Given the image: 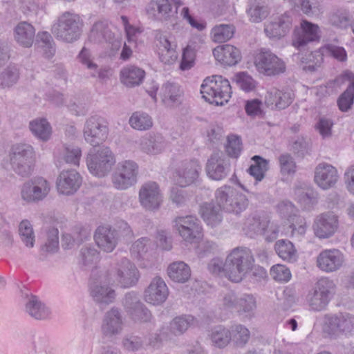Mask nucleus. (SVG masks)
I'll return each mask as SVG.
<instances>
[{"mask_svg":"<svg viewBox=\"0 0 354 354\" xmlns=\"http://www.w3.org/2000/svg\"><path fill=\"white\" fill-rule=\"evenodd\" d=\"M253 263L254 258L249 248H234L225 259V277L232 282H240L252 269Z\"/></svg>","mask_w":354,"mask_h":354,"instance_id":"obj_2","label":"nucleus"},{"mask_svg":"<svg viewBox=\"0 0 354 354\" xmlns=\"http://www.w3.org/2000/svg\"><path fill=\"white\" fill-rule=\"evenodd\" d=\"M182 93L178 84L168 81L162 85L159 94L163 103L170 106L180 102Z\"/></svg>","mask_w":354,"mask_h":354,"instance_id":"obj_38","label":"nucleus"},{"mask_svg":"<svg viewBox=\"0 0 354 354\" xmlns=\"http://www.w3.org/2000/svg\"><path fill=\"white\" fill-rule=\"evenodd\" d=\"M118 238L116 230L108 225L99 226L94 234L96 244L106 252H111L115 249Z\"/></svg>","mask_w":354,"mask_h":354,"instance_id":"obj_27","label":"nucleus"},{"mask_svg":"<svg viewBox=\"0 0 354 354\" xmlns=\"http://www.w3.org/2000/svg\"><path fill=\"white\" fill-rule=\"evenodd\" d=\"M290 150L297 158H304L311 151L310 140L307 137H297L292 142Z\"/></svg>","mask_w":354,"mask_h":354,"instance_id":"obj_53","label":"nucleus"},{"mask_svg":"<svg viewBox=\"0 0 354 354\" xmlns=\"http://www.w3.org/2000/svg\"><path fill=\"white\" fill-rule=\"evenodd\" d=\"M82 156L81 149L78 147L64 145L56 153L57 166L62 167L63 163L79 165Z\"/></svg>","mask_w":354,"mask_h":354,"instance_id":"obj_35","label":"nucleus"},{"mask_svg":"<svg viewBox=\"0 0 354 354\" xmlns=\"http://www.w3.org/2000/svg\"><path fill=\"white\" fill-rule=\"evenodd\" d=\"M140 278L136 266L127 258H122L108 272V283L118 282L122 288L135 286Z\"/></svg>","mask_w":354,"mask_h":354,"instance_id":"obj_9","label":"nucleus"},{"mask_svg":"<svg viewBox=\"0 0 354 354\" xmlns=\"http://www.w3.org/2000/svg\"><path fill=\"white\" fill-rule=\"evenodd\" d=\"M205 170L209 178L214 180H221L229 174L230 164L222 152H216L207 160Z\"/></svg>","mask_w":354,"mask_h":354,"instance_id":"obj_20","label":"nucleus"},{"mask_svg":"<svg viewBox=\"0 0 354 354\" xmlns=\"http://www.w3.org/2000/svg\"><path fill=\"white\" fill-rule=\"evenodd\" d=\"M199 212L207 225L212 227L219 225L223 220L222 210L213 202L202 204Z\"/></svg>","mask_w":354,"mask_h":354,"instance_id":"obj_36","label":"nucleus"},{"mask_svg":"<svg viewBox=\"0 0 354 354\" xmlns=\"http://www.w3.org/2000/svg\"><path fill=\"white\" fill-rule=\"evenodd\" d=\"M201 93L205 101L216 106H223L231 97V86L221 75L206 77L201 85Z\"/></svg>","mask_w":354,"mask_h":354,"instance_id":"obj_6","label":"nucleus"},{"mask_svg":"<svg viewBox=\"0 0 354 354\" xmlns=\"http://www.w3.org/2000/svg\"><path fill=\"white\" fill-rule=\"evenodd\" d=\"M247 13L252 22L258 23L266 18L268 15V10L262 3L254 1L250 4Z\"/></svg>","mask_w":354,"mask_h":354,"instance_id":"obj_56","label":"nucleus"},{"mask_svg":"<svg viewBox=\"0 0 354 354\" xmlns=\"http://www.w3.org/2000/svg\"><path fill=\"white\" fill-rule=\"evenodd\" d=\"M115 163V158L107 147L92 149L86 157V165L89 171L99 178L106 176Z\"/></svg>","mask_w":354,"mask_h":354,"instance_id":"obj_8","label":"nucleus"},{"mask_svg":"<svg viewBox=\"0 0 354 354\" xmlns=\"http://www.w3.org/2000/svg\"><path fill=\"white\" fill-rule=\"evenodd\" d=\"M100 329L102 336L106 338H113L122 333L123 319L118 308H112L105 313Z\"/></svg>","mask_w":354,"mask_h":354,"instance_id":"obj_22","label":"nucleus"},{"mask_svg":"<svg viewBox=\"0 0 354 354\" xmlns=\"http://www.w3.org/2000/svg\"><path fill=\"white\" fill-rule=\"evenodd\" d=\"M213 54L216 60L225 66H234L241 59L240 50L229 44L216 47L214 49Z\"/></svg>","mask_w":354,"mask_h":354,"instance_id":"obj_30","label":"nucleus"},{"mask_svg":"<svg viewBox=\"0 0 354 354\" xmlns=\"http://www.w3.org/2000/svg\"><path fill=\"white\" fill-rule=\"evenodd\" d=\"M269 225V221L266 218L252 216L247 218L244 224V230L250 237L264 235Z\"/></svg>","mask_w":354,"mask_h":354,"instance_id":"obj_40","label":"nucleus"},{"mask_svg":"<svg viewBox=\"0 0 354 354\" xmlns=\"http://www.w3.org/2000/svg\"><path fill=\"white\" fill-rule=\"evenodd\" d=\"M139 167L133 160L119 162L111 176L113 186L120 190L127 189L137 182Z\"/></svg>","mask_w":354,"mask_h":354,"instance_id":"obj_11","label":"nucleus"},{"mask_svg":"<svg viewBox=\"0 0 354 354\" xmlns=\"http://www.w3.org/2000/svg\"><path fill=\"white\" fill-rule=\"evenodd\" d=\"M338 217L333 212H328L318 215L314 221L313 229L315 236L319 239L331 237L337 230Z\"/></svg>","mask_w":354,"mask_h":354,"instance_id":"obj_18","label":"nucleus"},{"mask_svg":"<svg viewBox=\"0 0 354 354\" xmlns=\"http://www.w3.org/2000/svg\"><path fill=\"white\" fill-rule=\"evenodd\" d=\"M281 171L283 174H294L296 171V163L292 156L289 153H284L279 156Z\"/></svg>","mask_w":354,"mask_h":354,"instance_id":"obj_63","label":"nucleus"},{"mask_svg":"<svg viewBox=\"0 0 354 354\" xmlns=\"http://www.w3.org/2000/svg\"><path fill=\"white\" fill-rule=\"evenodd\" d=\"M257 308L256 300L252 295L244 294L239 297L237 311L252 313Z\"/></svg>","mask_w":354,"mask_h":354,"instance_id":"obj_62","label":"nucleus"},{"mask_svg":"<svg viewBox=\"0 0 354 354\" xmlns=\"http://www.w3.org/2000/svg\"><path fill=\"white\" fill-rule=\"evenodd\" d=\"M12 169L21 177H28L33 171L36 154L29 144L17 143L12 146L9 153Z\"/></svg>","mask_w":354,"mask_h":354,"instance_id":"obj_5","label":"nucleus"},{"mask_svg":"<svg viewBox=\"0 0 354 354\" xmlns=\"http://www.w3.org/2000/svg\"><path fill=\"white\" fill-rule=\"evenodd\" d=\"M91 295L100 308L113 302L115 297V290L106 285L91 283Z\"/></svg>","mask_w":354,"mask_h":354,"instance_id":"obj_32","label":"nucleus"},{"mask_svg":"<svg viewBox=\"0 0 354 354\" xmlns=\"http://www.w3.org/2000/svg\"><path fill=\"white\" fill-rule=\"evenodd\" d=\"M173 227L185 242L189 243L198 242L203 236L201 221L193 215L176 217L173 221Z\"/></svg>","mask_w":354,"mask_h":354,"instance_id":"obj_10","label":"nucleus"},{"mask_svg":"<svg viewBox=\"0 0 354 354\" xmlns=\"http://www.w3.org/2000/svg\"><path fill=\"white\" fill-rule=\"evenodd\" d=\"M276 209L279 216L288 222L294 221L295 218L301 216L298 214V209L288 200H283L279 202Z\"/></svg>","mask_w":354,"mask_h":354,"instance_id":"obj_49","label":"nucleus"},{"mask_svg":"<svg viewBox=\"0 0 354 354\" xmlns=\"http://www.w3.org/2000/svg\"><path fill=\"white\" fill-rule=\"evenodd\" d=\"M354 102V82L349 84L346 89L337 99V106L341 111L346 112L351 109Z\"/></svg>","mask_w":354,"mask_h":354,"instance_id":"obj_55","label":"nucleus"},{"mask_svg":"<svg viewBox=\"0 0 354 354\" xmlns=\"http://www.w3.org/2000/svg\"><path fill=\"white\" fill-rule=\"evenodd\" d=\"M201 167L195 160L183 161L176 169L174 179L182 187L189 186L196 182Z\"/></svg>","mask_w":354,"mask_h":354,"instance_id":"obj_19","label":"nucleus"},{"mask_svg":"<svg viewBox=\"0 0 354 354\" xmlns=\"http://www.w3.org/2000/svg\"><path fill=\"white\" fill-rule=\"evenodd\" d=\"M109 129L104 119L97 115L89 117L83 130L85 140L93 147L102 143L107 138Z\"/></svg>","mask_w":354,"mask_h":354,"instance_id":"obj_13","label":"nucleus"},{"mask_svg":"<svg viewBox=\"0 0 354 354\" xmlns=\"http://www.w3.org/2000/svg\"><path fill=\"white\" fill-rule=\"evenodd\" d=\"M339 179L337 169L333 165L322 162L315 169L314 180L315 183L322 189L333 187Z\"/></svg>","mask_w":354,"mask_h":354,"instance_id":"obj_24","label":"nucleus"},{"mask_svg":"<svg viewBox=\"0 0 354 354\" xmlns=\"http://www.w3.org/2000/svg\"><path fill=\"white\" fill-rule=\"evenodd\" d=\"M29 129L32 133L41 141H47L52 134L50 123L45 118H37L30 122Z\"/></svg>","mask_w":354,"mask_h":354,"instance_id":"obj_42","label":"nucleus"},{"mask_svg":"<svg viewBox=\"0 0 354 354\" xmlns=\"http://www.w3.org/2000/svg\"><path fill=\"white\" fill-rule=\"evenodd\" d=\"M167 274L174 282L185 283L191 276V270L183 261H175L167 268Z\"/></svg>","mask_w":354,"mask_h":354,"instance_id":"obj_39","label":"nucleus"},{"mask_svg":"<svg viewBox=\"0 0 354 354\" xmlns=\"http://www.w3.org/2000/svg\"><path fill=\"white\" fill-rule=\"evenodd\" d=\"M35 37V28L26 21L19 22L14 29V38L16 42L22 47L32 46Z\"/></svg>","mask_w":354,"mask_h":354,"instance_id":"obj_31","label":"nucleus"},{"mask_svg":"<svg viewBox=\"0 0 354 354\" xmlns=\"http://www.w3.org/2000/svg\"><path fill=\"white\" fill-rule=\"evenodd\" d=\"M255 65L258 71L266 75L281 74L286 71V64L270 50L262 49L257 55Z\"/></svg>","mask_w":354,"mask_h":354,"instance_id":"obj_14","label":"nucleus"},{"mask_svg":"<svg viewBox=\"0 0 354 354\" xmlns=\"http://www.w3.org/2000/svg\"><path fill=\"white\" fill-rule=\"evenodd\" d=\"M235 27L230 24H221L216 25L211 30V36L214 41L218 43L225 42L234 36Z\"/></svg>","mask_w":354,"mask_h":354,"instance_id":"obj_45","label":"nucleus"},{"mask_svg":"<svg viewBox=\"0 0 354 354\" xmlns=\"http://www.w3.org/2000/svg\"><path fill=\"white\" fill-rule=\"evenodd\" d=\"M336 289V284L333 279L328 277L320 278L306 296L305 301L308 308L315 312L326 310L335 296Z\"/></svg>","mask_w":354,"mask_h":354,"instance_id":"obj_3","label":"nucleus"},{"mask_svg":"<svg viewBox=\"0 0 354 354\" xmlns=\"http://www.w3.org/2000/svg\"><path fill=\"white\" fill-rule=\"evenodd\" d=\"M129 122L133 129L138 131H146L153 126L151 117L142 111L134 112L130 117Z\"/></svg>","mask_w":354,"mask_h":354,"instance_id":"obj_47","label":"nucleus"},{"mask_svg":"<svg viewBox=\"0 0 354 354\" xmlns=\"http://www.w3.org/2000/svg\"><path fill=\"white\" fill-rule=\"evenodd\" d=\"M230 331L232 333V340L239 346H243L250 337L249 330L241 324L232 326Z\"/></svg>","mask_w":354,"mask_h":354,"instance_id":"obj_57","label":"nucleus"},{"mask_svg":"<svg viewBox=\"0 0 354 354\" xmlns=\"http://www.w3.org/2000/svg\"><path fill=\"white\" fill-rule=\"evenodd\" d=\"M322 328L324 335L330 339L349 337L354 331V314L347 312L326 314Z\"/></svg>","mask_w":354,"mask_h":354,"instance_id":"obj_4","label":"nucleus"},{"mask_svg":"<svg viewBox=\"0 0 354 354\" xmlns=\"http://www.w3.org/2000/svg\"><path fill=\"white\" fill-rule=\"evenodd\" d=\"M234 79L237 85L246 92L252 91L255 86L254 80L245 72L237 73Z\"/></svg>","mask_w":354,"mask_h":354,"instance_id":"obj_64","label":"nucleus"},{"mask_svg":"<svg viewBox=\"0 0 354 354\" xmlns=\"http://www.w3.org/2000/svg\"><path fill=\"white\" fill-rule=\"evenodd\" d=\"M292 98L293 94L291 92L273 88L267 92L265 103L272 109H284L292 103Z\"/></svg>","mask_w":354,"mask_h":354,"instance_id":"obj_29","label":"nucleus"},{"mask_svg":"<svg viewBox=\"0 0 354 354\" xmlns=\"http://www.w3.org/2000/svg\"><path fill=\"white\" fill-rule=\"evenodd\" d=\"M99 252L93 246H84L80 254V262L85 268H93L100 259Z\"/></svg>","mask_w":354,"mask_h":354,"instance_id":"obj_51","label":"nucleus"},{"mask_svg":"<svg viewBox=\"0 0 354 354\" xmlns=\"http://www.w3.org/2000/svg\"><path fill=\"white\" fill-rule=\"evenodd\" d=\"M82 184V177L74 169L62 171L57 180V187L59 193L65 195L73 194Z\"/></svg>","mask_w":354,"mask_h":354,"instance_id":"obj_26","label":"nucleus"},{"mask_svg":"<svg viewBox=\"0 0 354 354\" xmlns=\"http://www.w3.org/2000/svg\"><path fill=\"white\" fill-rule=\"evenodd\" d=\"M25 308L30 317L38 320L48 318L51 313L39 297L33 295L27 297Z\"/></svg>","mask_w":354,"mask_h":354,"instance_id":"obj_34","label":"nucleus"},{"mask_svg":"<svg viewBox=\"0 0 354 354\" xmlns=\"http://www.w3.org/2000/svg\"><path fill=\"white\" fill-rule=\"evenodd\" d=\"M252 160L254 162V164L249 167L248 172L257 181H261L263 179L265 173L269 169L268 160L257 155L254 156Z\"/></svg>","mask_w":354,"mask_h":354,"instance_id":"obj_52","label":"nucleus"},{"mask_svg":"<svg viewBox=\"0 0 354 354\" xmlns=\"http://www.w3.org/2000/svg\"><path fill=\"white\" fill-rule=\"evenodd\" d=\"M39 46L43 49L45 56L52 57L55 53L54 40L48 32H39L37 36Z\"/></svg>","mask_w":354,"mask_h":354,"instance_id":"obj_54","label":"nucleus"},{"mask_svg":"<svg viewBox=\"0 0 354 354\" xmlns=\"http://www.w3.org/2000/svg\"><path fill=\"white\" fill-rule=\"evenodd\" d=\"M160 50V59L165 64H171L176 60L177 55L175 45H172L166 36L160 35L158 37Z\"/></svg>","mask_w":354,"mask_h":354,"instance_id":"obj_44","label":"nucleus"},{"mask_svg":"<svg viewBox=\"0 0 354 354\" xmlns=\"http://www.w3.org/2000/svg\"><path fill=\"white\" fill-rule=\"evenodd\" d=\"M50 190V183L42 177L25 182L20 188L21 198L26 203H38L44 200Z\"/></svg>","mask_w":354,"mask_h":354,"instance_id":"obj_12","label":"nucleus"},{"mask_svg":"<svg viewBox=\"0 0 354 354\" xmlns=\"http://www.w3.org/2000/svg\"><path fill=\"white\" fill-rule=\"evenodd\" d=\"M89 39L94 43L106 42L113 51H118L122 44L121 38L115 37L106 21H100L94 24L89 35Z\"/></svg>","mask_w":354,"mask_h":354,"instance_id":"obj_17","label":"nucleus"},{"mask_svg":"<svg viewBox=\"0 0 354 354\" xmlns=\"http://www.w3.org/2000/svg\"><path fill=\"white\" fill-rule=\"evenodd\" d=\"M210 339L215 346L225 348L232 340V333L223 326H217L212 329Z\"/></svg>","mask_w":354,"mask_h":354,"instance_id":"obj_46","label":"nucleus"},{"mask_svg":"<svg viewBox=\"0 0 354 354\" xmlns=\"http://www.w3.org/2000/svg\"><path fill=\"white\" fill-rule=\"evenodd\" d=\"M140 146L143 151L147 153L157 154L164 149L165 145L161 136H155L143 138Z\"/></svg>","mask_w":354,"mask_h":354,"instance_id":"obj_48","label":"nucleus"},{"mask_svg":"<svg viewBox=\"0 0 354 354\" xmlns=\"http://www.w3.org/2000/svg\"><path fill=\"white\" fill-rule=\"evenodd\" d=\"M274 250L278 256L289 263H294L298 259L297 251L292 243L288 240L281 239L274 244Z\"/></svg>","mask_w":354,"mask_h":354,"instance_id":"obj_41","label":"nucleus"},{"mask_svg":"<svg viewBox=\"0 0 354 354\" xmlns=\"http://www.w3.org/2000/svg\"><path fill=\"white\" fill-rule=\"evenodd\" d=\"M123 305L131 319L136 322H150L152 315L149 309L140 300L135 292H127L123 299Z\"/></svg>","mask_w":354,"mask_h":354,"instance_id":"obj_16","label":"nucleus"},{"mask_svg":"<svg viewBox=\"0 0 354 354\" xmlns=\"http://www.w3.org/2000/svg\"><path fill=\"white\" fill-rule=\"evenodd\" d=\"M194 322L191 315L177 317L171 323V328L175 335H181L185 332Z\"/></svg>","mask_w":354,"mask_h":354,"instance_id":"obj_59","label":"nucleus"},{"mask_svg":"<svg viewBox=\"0 0 354 354\" xmlns=\"http://www.w3.org/2000/svg\"><path fill=\"white\" fill-rule=\"evenodd\" d=\"M292 26V17L290 12L277 16L266 24L264 31L272 39H281L285 37Z\"/></svg>","mask_w":354,"mask_h":354,"instance_id":"obj_23","label":"nucleus"},{"mask_svg":"<svg viewBox=\"0 0 354 354\" xmlns=\"http://www.w3.org/2000/svg\"><path fill=\"white\" fill-rule=\"evenodd\" d=\"M139 201L141 205L147 209H158L162 202V196L158 184L148 182L142 185L139 191Z\"/></svg>","mask_w":354,"mask_h":354,"instance_id":"obj_21","label":"nucleus"},{"mask_svg":"<svg viewBox=\"0 0 354 354\" xmlns=\"http://www.w3.org/2000/svg\"><path fill=\"white\" fill-rule=\"evenodd\" d=\"M320 28L318 25L306 19L300 22L294 29L292 44L297 49H302L308 43L319 41Z\"/></svg>","mask_w":354,"mask_h":354,"instance_id":"obj_15","label":"nucleus"},{"mask_svg":"<svg viewBox=\"0 0 354 354\" xmlns=\"http://www.w3.org/2000/svg\"><path fill=\"white\" fill-rule=\"evenodd\" d=\"M215 201L222 211L239 214L245 209L248 200L245 195L231 186L225 185L215 192Z\"/></svg>","mask_w":354,"mask_h":354,"instance_id":"obj_7","label":"nucleus"},{"mask_svg":"<svg viewBox=\"0 0 354 354\" xmlns=\"http://www.w3.org/2000/svg\"><path fill=\"white\" fill-rule=\"evenodd\" d=\"M19 234L21 241L26 247L32 248L35 243V234L32 225L28 221H23L19 226Z\"/></svg>","mask_w":354,"mask_h":354,"instance_id":"obj_58","label":"nucleus"},{"mask_svg":"<svg viewBox=\"0 0 354 354\" xmlns=\"http://www.w3.org/2000/svg\"><path fill=\"white\" fill-rule=\"evenodd\" d=\"M59 246L58 230L52 227L47 232V241L41 246V250L48 253L56 252Z\"/></svg>","mask_w":354,"mask_h":354,"instance_id":"obj_61","label":"nucleus"},{"mask_svg":"<svg viewBox=\"0 0 354 354\" xmlns=\"http://www.w3.org/2000/svg\"><path fill=\"white\" fill-rule=\"evenodd\" d=\"M289 223L287 234L290 238L296 241H301L304 237L308 227L306 219L302 216L297 217L294 221Z\"/></svg>","mask_w":354,"mask_h":354,"instance_id":"obj_50","label":"nucleus"},{"mask_svg":"<svg viewBox=\"0 0 354 354\" xmlns=\"http://www.w3.org/2000/svg\"><path fill=\"white\" fill-rule=\"evenodd\" d=\"M145 76V71L133 65L123 67L120 72L121 82L129 88L139 86L142 82Z\"/></svg>","mask_w":354,"mask_h":354,"instance_id":"obj_33","label":"nucleus"},{"mask_svg":"<svg viewBox=\"0 0 354 354\" xmlns=\"http://www.w3.org/2000/svg\"><path fill=\"white\" fill-rule=\"evenodd\" d=\"M83 26V21L79 15L64 12L53 24L51 32L57 40L72 44L80 38Z\"/></svg>","mask_w":354,"mask_h":354,"instance_id":"obj_1","label":"nucleus"},{"mask_svg":"<svg viewBox=\"0 0 354 354\" xmlns=\"http://www.w3.org/2000/svg\"><path fill=\"white\" fill-rule=\"evenodd\" d=\"M173 0H153L151 2V8L157 13L155 15L160 19L167 20L174 17L178 12V8L182 5L181 1H174L176 8L173 10L171 4Z\"/></svg>","mask_w":354,"mask_h":354,"instance_id":"obj_37","label":"nucleus"},{"mask_svg":"<svg viewBox=\"0 0 354 354\" xmlns=\"http://www.w3.org/2000/svg\"><path fill=\"white\" fill-rule=\"evenodd\" d=\"M344 261L343 254L338 250H325L317 258V266L323 271L332 272L339 270Z\"/></svg>","mask_w":354,"mask_h":354,"instance_id":"obj_25","label":"nucleus"},{"mask_svg":"<svg viewBox=\"0 0 354 354\" xmlns=\"http://www.w3.org/2000/svg\"><path fill=\"white\" fill-rule=\"evenodd\" d=\"M168 295V288L164 280L156 277L145 291V300L153 305H160L165 302Z\"/></svg>","mask_w":354,"mask_h":354,"instance_id":"obj_28","label":"nucleus"},{"mask_svg":"<svg viewBox=\"0 0 354 354\" xmlns=\"http://www.w3.org/2000/svg\"><path fill=\"white\" fill-rule=\"evenodd\" d=\"M330 22L333 26L344 29L352 25L350 14L345 10H338L333 12L330 17Z\"/></svg>","mask_w":354,"mask_h":354,"instance_id":"obj_60","label":"nucleus"},{"mask_svg":"<svg viewBox=\"0 0 354 354\" xmlns=\"http://www.w3.org/2000/svg\"><path fill=\"white\" fill-rule=\"evenodd\" d=\"M20 77L19 68L15 64H10L0 72V88H10L15 85Z\"/></svg>","mask_w":354,"mask_h":354,"instance_id":"obj_43","label":"nucleus"}]
</instances>
